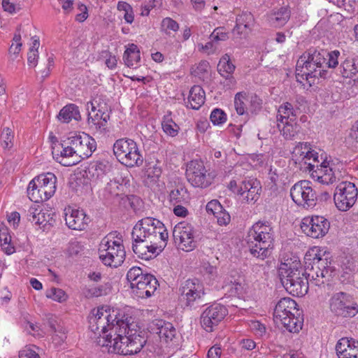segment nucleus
Returning a JSON list of instances; mask_svg holds the SVG:
<instances>
[{"mask_svg":"<svg viewBox=\"0 0 358 358\" xmlns=\"http://www.w3.org/2000/svg\"><path fill=\"white\" fill-rule=\"evenodd\" d=\"M206 94L204 90L199 85H194L189 90L187 107L194 110H199L205 103Z\"/></svg>","mask_w":358,"mask_h":358,"instance_id":"nucleus-28","label":"nucleus"},{"mask_svg":"<svg viewBox=\"0 0 358 358\" xmlns=\"http://www.w3.org/2000/svg\"><path fill=\"white\" fill-rule=\"evenodd\" d=\"M116 238L117 240L113 241V250H115V247L117 248L115 256L113 255V267H117L124 262L126 257V252L122 244V234L115 231H113V238Z\"/></svg>","mask_w":358,"mask_h":358,"instance_id":"nucleus-31","label":"nucleus"},{"mask_svg":"<svg viewBox=\"0 0 358 358\" xmlns=\"http://www.w3.org/2000/svg\"><path fill=\"white\" fill-rule=\"evenodd\" d=\"M296 116V110L292 103L285 102L279 106L276 115L277 122L283 123L285 121L294 122Z\"/></svg>","mask_w":358,"mask_h":358,"instance_id":"nucleus-33","label":"nucleus"},{"mask_svg":"<svg viewBox=\"0 0 358 358\" xmlns=\"http://www.w3.org/2000/svg\"><path fill=\"white\" fill-rule=\"evenodd\" d=\"M162 29L166 34H169V31H177L179 29V24L172 18L166 17L162 21Z\"/></svg>","mask_w":358,"mask_h":358,"instance_id":"nucleus-54","label":"nucleus"},{"mask_svg":"<svg viewBox=\"0 0 358 358\" xmlns=\"http://www.w3.org/2000/svg\"><path fill=\"white\" fill-rule=\"evenodd\" d=\"M134 227H138L143 238L145 237L153 243L156 241L160 243L165 242L168 238V231L164 224L159 220L145 217L139 220Z\"/></svg>","mask_w":358,"mask_h":358,"instance_id":"nucleus-12","label":"nucleus"},{"mask_svg":"<svg viewBox=\"0 0 358 358\" xmlns=\"http://www.w3.org/2000/svg\"><path fill=\"white\" fill-rule=\"evenodd\" d=\"M235 70V66L230 61L229 56L224 55L220 60L217 65V71L220 74L227 79L232 78V73Z\"/></svg>","mask_w":358,"mask_h":358,"instance_id":"nucleus-42","label":"nucleus"},{"mask_svg":"<svg viewBox=\"0 0 358 358\" xmlns=\"http://www.w3.org/2000/svg\"><path fill=\"white\" fill-rule=\"evenodd\" d=\"M142 232L140 231V229H138V227H134L132 232H131V238L133 241L132 243V249L134 252L138 255V257L148 260L150 259V255L149 253V248L148 245L150 243H154L152 241L143 238V235H141Z\"/></svg>","mask_w":358,"mask_h":358,"instance_id":"nucleus-21","label":"nucleus"},{"mask_svg":"<svg viewBox=\"0 0 358 358\" xmlns=\"http://www.w3.org/2000/svg\"><path fill=\"white\" fill-rule=\"evenodd\" d=\"M306 275L310 284L320 286L324 284V278L331 277L334 272L331 262L327 257H322L320 254L306 253L304 257Z\"/></svg>","mask_w":358,"mask_h":358,"instance_id":"nucleus-4","label":"nucleus"},{"mask_svg":"<svg viewBox=\"0 0 358 358\" xmlns=\"http://www.w3.org/2000/svg\"><path fill=\"white\" fill-rule=\"evenodd\" d=\"M328 55L329 52L326 50H317L315 49V60H316L318 69H326Z\"/></svg>","mask_w":358,"mask_h":358,"instance_id":"nucleus-50","label":"nucleus"},{"mask_svg":"<svg viewBox=\"0 0 358 358\" xmlns=\"http://www.w3.org/2000/svg\"><path fill=\"white\" fill-rule=\"evenodd\" d=\"M280 320L286 329L292 333L299 332L303 327V318L300 317V313H298L281 318Z\"/></svg>","mask_w":358,"mask_h":358,"instance_id":"nucleus-35","label":"nucleus"},{"mask_svg":"<svg viewBox=\"0 0 358 358\" xmlns=\"http://www.w3.org/2000/svg\"><path fill=\"white\" fill-rule=\"evenodd\" d=\"M87 110L88 111V124L90 127H94L96 129V123L100 122V113L98 110L95 113L92 111V108L90 106V102H88L87 104Z\"/></svg>","mask_w":358,"mask_h":358,"instance_id":"nucleus-56","label":"nucleus"},{"mask_svg":"<svg viewBox=\"0 0 358 358\" xmlns=\"http://www.w3.org/2000/svg\"><path fill=\"white\" fill-rule=\"evenodd\" d=\"M222 289L229 296H239L243 294V279L241 276L235 278L230 275L224 279Z\"/></svg>","mask_w":358,"mask_h":358,"instance_id":"nucleus-29","label":"nucleus"},{"mask_svg":"<svg viewBox=\"0 0 358 358\" xmlns=\"http://www.w3.org/2000/svg\"><path fill=\"white\" fill-rule=\"evenodd\" d=\"M127 280L130 282L133 294L141 299L150 297L159 286L158 280L153 275L143 273L138 266H134L128 271Z\"/></svg>","mask_w":358,"mask_h":358,"instance_id":"nucleus-5","label":"nucleus"},{"mask_svg":"<svg viewBox=\"0 0 358 358\" xmlns=\"http://www.w3.org/2000/svg\"><path fill=\"white\" fill-rule=\"evenodd\" d=\"M14 135L12 130L8 128H4L0 136V145L4 150H10L13 146Z\"/></svg>","mask_w":358,"mask_h":358,"instance_id":"nucleus-46","label":"nucleus"},{"mask_svg":"<svg viewBox=\"0 0 358 358\" xmlns=\"http://www.w3.org/2000/svg\"><path fill=\"white\" fill-rule=\"evenodd\" d=\"M90 106L92 112L98 110L100 113L101 120L96 123V129L100 132L108 131L112 110L110 101L106 102L102 96H99L90 101Z\"/></svg>","mask_w":358,"mask_h":358,"instance_id":"nucleus-20","label":"nucleus"},{"mask_svg":"<svg viewBox=\"0 0 358 358\" xmlns=\"http://www.w3.org/2000/svg\"><path fill=\"white\" fill-rule=\"evenodd\" d=\"M329 228V221L324 217L319 215L304 217L301 224L302 231L313 238L324 236Z\"/></svg>","mask_w":358,"mask_h":358,"instance_id":"nucleus-18","label":"nucleus"},{"mask_svg":"<svg viewBox=\"0 0 358 358\" xmlns=\"http://www.w3.org/2000/svg\"><path fill=\"white\" fill-rule=\"evenodd\" d=\"M163 131L169 136L174 137L178 135L180 127L173 121L170 115H165L162 122Z\"/></svg>","mask_w":358,"mask_h":358,"instance_id":"nucleus-45","label":"nucleus"},{"mask_svg":"<svg viewBox=\"0 0 358 358\" xmlns=\"http://www.w3.org/2000/svg\"><path fill=\"white\" fill-rule=\"evenodd\" d=\"M299 261L282 263L278 269L280 282L286 291L296 296L307 294L310 283Z\"/></svg>","mask_w":358,"mask_h":358,"instance_id":"nucleus-3","label":"nucleus"},{"mask_svg":"<svg viewBox=\"0 0 358 358\" xmlns=\"http://www.w3.org/2000/svg\"><path fill=\"white\" fill-rule=\"evenodd\" d=\"M186 177L192 186L202 189L209 187L214 179V176L208 172L203 162L199 159L187 163Z\"/></svg>","mask_w":358,"mask_h":358,"instance_id":"nucleus-9","label":"nucleus"},{"mask_svg":"<svg viewBox=\"0 0 358 358\" xmlns=\"http://www.w3.org/2000/svg\"><path fill=\"white\" fill-rule=\"evenodd\" d=\"M57 117L64 123H69L72 120H79L80 114L78 107L75 104L66 105L60 110Z\"/></svg>","mask_w":358,"mask_h":358,"instance_id":"nucleus-34","label":"nucleus"},{"mask_svg":"<svg viewBox=\"0 0 358 358\" xmlns=\"http://www.w3.org/2000/svg\"><path fill=\"white\" fill-rule=\"evenodd\" d=\"M277 127L286 139H292L299 131L300 126L295 122H277Z\"/></svg>","mask_w":358,"mask_h":358,"instance_id":"nucleus-36","label":"nucleus"},{"mask_svg":"<svg viewBox=\"0 0 358 358\" xmlns=\"http://www.w3.org/2000/svg\"><path fill=\"white\" fill-rule=\"evenodd\" d=\"M206 209L208 213L215 216L223 210V207L217 200H212L207 203Z\"/></svg>","mask_w":358,"mask_h":358,"instance_id":"nucleus-59","label":"nucleus"},{"mask_svg":"<svg viewBox=\"0 0 358 358\" xmlns=\"http://www.w3.org/2000/svg\"><path fill=\"white\" fill-rule=\"evenodd\" d=\"M116 321V324H113V329H115V334L117 336L113 338L114 343L118 342V345H122L124 348L127 343L122 342L124 341V338L127 336V329L129 327L127 322L124 320L119 319L117 316L113 319V322Z\"/></svg>","mask_w":358,"mask_h":358,"instance_id":"nucleus-37","label":"nucleus"},{"mask_svg":"<svg viewBox=\"0 0 358 358\" xmlns=\"http://www.w3.org/2000/svg\"><path fill=\"white\" fill-rule=\"evenodd\" d=\"M113 155L122 164L127 167L140 166L143 163V157L131 139H119L113 143Z\"/></svg>","mask_w":358,"mask_h":358,"instance_id":"nucleus-8","label":"nucleus"},{"mask_svg":"<svg viewBox=\"0 0 358 358\" xmlns=\"http://www.w3.org/2000/svg\"><path fill=\"white\" fill-rule=\"evenodd\" d=\"M162 169L157 163L150 162L145 168L144 183L148 187L155 184L162 175Z\"/></svg>","mask_w":358,"mask_h":358,"instance_id":"nucleus-30","label":"nucleus"},{"mask_svg":"<svg viewBox=\"0 0 358 358\" xmlns=\"http://www.w3.org/2000/svg\"><path fill=\"white\" fill-rule=\"evenodd\" d=\"M273 230L267 222L258 221L250 229L246 242L250 254L264 259L271 254L273 248Z\"/></svg>","mask_w":358,"mask_h":358,"instance_id":"nucleus-2","label":"nucleus"},{"mask_svg":"<svg viewBox=\"0 0 358 358\" xmlns=\"http://www.w3.org/2000/svg\"><path fill=\"white\" fill-rule=\"evenodd\" d=\"M46 296L59 303L64 302L67 299L66 292L62 289L55 287H52L47 291Z\"/></svg>","mask_w":358,"mask_h":358,"instance_id":"nucleus-49","label":"nucleus"},{"mask_svg":"<svg viewBox=\"0 0 358 358\" xmlns=\"http://www.w3.org/2000/svg\"><path fill=\"white\" fill-rule=\"evenodd\" d=\"M339 55L340 52L338 50L329 52L326 69L335 68L338 64V59Z\"/></svg>","mask_w":358,"mask_h":358,"instance_id":"nucleus-61","label":"nucleus"},{"mask_svg":"<svg viewBox=\"0 0 358 358\" xmlns=\"http://www.w3.org/2000/svg\"><path fill=\"white\" fill-rule=\"evenodd\" d=\"M110 242L109 234L102 239L99 248L100 259L106 266H108L112 265V253L108 251L110 248Z\"/></svg>","mask_w":358,"mask_h":358,"instance_id":"nucleus-39","label":"nucleus"},{"mask_svg":"<svg viewBox=\"0 0 358 358\" xmlns=\"http://www.w3.org/2000/svg\"><path fill=\"white\" fill-rule=\"evenodd\" d=\"M111 164L107 161H100L96 163V164L92 168H94V171H96L97 177L103 176L110 171Z\"/></svg>","mask_w":358,"mask_h":358,"instance_id":"nucleus-55","label":"nucleus"},{"mask_svg":"<svg viewBox=\"0 0 358 358\" xmlns=\"http://www.w3.org/2000/svg\"><path fill=\"white\" fill-rule=\"evenodd\" d=\"M61 146V150L53 148V157L62 165L71 166L92 156L96 143L85 132H71Z\"/></svg>","mask_w":358,"mask_h":358,"instance_id":"nucleus-1","label":"nucleus"},{"mask_svg":"<svg viewBox=\"0 0 358 358\" xmlns=\"http://www.w3.org/2000/svg\"><path fill=\"white\" fill-rule=\"evenodd\" d=\"M215 217L217 218V223L221 226L227 225L230 222V215L224 208L220 213H217Z\"/></svg>","mask_w":358,"mask_h":358,"instance_id":"nucleus-63","label":"nucleus"},{"mask_svg":"<svg viewBox=\"0 0 358 358\" xmlns=\"http://www.w3.org/2000/svg\"><path fill=\"white\" fill-rule=\"evenodd\" d=\"M131 178V175L127 169H124L121 171H117L115 173V177L114 178L115 185H122L124 183V179L129 180V184H130V178Z\"/></svg>","mask_w":358,"mask_h":358,"instance_id":"nucleus-57","label":"nucleus"},{"mask_svg":"<svg viewBox=\"0 0 358 358\" xmlns=\"http://www.w3.org/2000/svg\"><path fill=\"white\" fill-rule=\"evenodd\" d=\"M209 67V63L207 61H201L196 69H194L192 73H194V75L196 76H203L206 73L208 72Z\"/></svg>","mask_w":358,"mask_h":358,"instance_id":"nucleus-62","label":"nucleus"},{"mask_svg":"<svg viewBox=\"0 0 358 358\" xmlns=\"http://www.w3.org/2000/svg\"><path fill=\"white\" fill-rule=\"evenodd\" d=\"M27 217L29 222L44 229L48 225H52L55 222L52 215L48 210H43L35 206L29 208Z\"/></svg>","mask_w":358,"mask_h":358,"instance_id":"nucleus-24","label":"nucleus"},{"mask_svg":"<svg viewBox=\"0 0 358 358\" xmlns=\"http://www.w3.org/2000/svg\"><path fill=\"white\" fill-rule=\"evenodd\" d=\"M20 358H40L38 353L30 348H24L19 352Z\"/></svg>","mask_w":358,"mask_h":358,"instance_id":"nucleus-64","label":"nucleus"},{"mask_svg":"<svg viewBox=\"0 0 358 358\" xmlns=\"http://www.w3.org/2000/svg\"><path fill=\"white\" fill-rule=\"evenodd\" d=\"M89 217L83 210L65 209V222L69 228L73 230H83L87 226Z\"/></svg>","mask_w":358,"mask_h":358,"instance_id":"nucleus-22","label":"nucleus"},{"mask_svg":"<svg viewBox=\"0 0 358 358\" xmlns=\"http://www.w3.org/2000/svg\"><path fill=\"white\" fill-rule=\"evenodd\" d=\"M255 20L253 15L250 12H242L236 18V26L232 31L238 36H248L253 29Z\"/></svg>","mask_w":358,"mask_h":358,"instance_id":"nucleus-23","label":"nucleus"},{"mask_svg":"<svg viewBox=\"0 0 358 358\" xmlns=\"http://www.w3.org/2000/svg\"><path fill=\"white\" fill-rule=\"evenodd\" d=\"M357 194V189L354 183L341 182L336 187L334 194L336 206L341 211H347L355 203Z\"/></svg>","mask_w":358,"mask_h":358,"instance_id":"nucleus-15","label":"nucleus"},{"mask_svg":"<svg viewBox=\"0 0 358 358\" xmlns=\"http://www.w3.org/2000/svg\"><path fill=\"white\" fill-rule=\"evenodd\" d=\"M22 45V44L21 43V35L19 32L15 33L13 38V43L8 50L11 59L14 60L17 58L21 50Z\"/></svg>","mask_w":358,"mask_h":358,"instance_id":"nucleus-48","label":"nucleus"},{"mask_svg":"<svg viewBox=\"0 0 358 358\" xmlns=\"http://www.w3.org/2000/svg\"><path fill=\"white\" fill-rule=\"evenodd\" d=\"M210 119L214 125H220L226 122L227 115L222 110L215 108L211 112Z\"/></svg>","mask_w":358,"mask_h":358,"instance_id":"nucleus-51","label":"nucleus"},{"mask_svg":"<svg viewBox=\"0 0 358 358\" xmlns=\"http://www.w3.org/2000/svg\"><path fill=\"white\" fill-rule=\"evenodd\" d=\"M341 74L344 78H358V58L345 59L339 68Z\"/></svg>","mask_w":358,"mask_h":358,"instance_id":"nucleus-32","label":"nucleus"},{"mask_svg":"<svg viewBox=\"0 0 358 358\" xmlns=\"http://www.w3.org/2000/svg\"><path fill=\"white\" fill-rule=\"evenodd\" d=\"M213 41H226L228 39V33L225 31L224 28L222 27H217L214 29L210 35Z\"/></svg>","mask_w":358,"mask_h":358,"instance_id":"nucleus-58","label":"nucleus"},{"mask_svg":"<svg viewBox=\"0 0 358 358\" xmlns=\"http://www.w3.org/2000/svg\"><path fill=\"white\" fill-rule=\"evenodd\" d=\"M110 314L108 312L107 308L104 307L93 309L91 315L89 316L90 329L92 331L96 332L101 328L103 336L97 339V344L101 347L103 352H110L111 334L108 333L110 329Z\"/></svg>","mask_w":358,"mask_h":358,"instance_id":"nucleus-7","label":"nucleus"},{"mask_svg":"<svg viewBox=\"0 0 358 358\" xmlns=\"http://www.w3.org/2000/svg\"><path fill=\"white\" fill-rule=\"evenodd\" d=\"M296 303L289 297L281 299L276 304L273 315L276 319L284 318L289 315L297 313L299 310L296 308Z\"/></svg>","mask_w":358,"mask_h":358,"instance_id":"nucleus-27","label":"nucleus"},{"mask_svg":"<svg viewBox=\"0 0 358 358\" xmlns=\"http://www.w3.org/2000/svg\"><path fill=\"white\" fill-rule=\"evenodd\" d=\"M246 98V94L244 92H238L234 98V107L239 115L245 113V105L243 100Z\"/></svg>","mask_w":358,"mask_h":358,"instance_id":"nucleus-53","label":"nucleus"},{"mask_svg":"<svg viewBox=\"0 0 358 358\" xmlns=\"http://www.w3.org/2000/svg\"><path fill=\"white\" fill-rule=\"evenodd\" d=\"M306 54V59L307 63L306 65V70L303 73L306 76V79L308 80L309 78H325L327 75V69H318V66L316 64V60H315V49L310 48Z\"/></svg>","mask_w":358,"mask_h":358,"instance_id":"nucleus-26","label":"nucleus"},{"mask_svg":"<svg viewBox=\"0 0 358 358\" xmlns=\"http://www.w3.org/2000/svg\"><path fill=\"white\" fill-rule=\"evenodd\" d=\"M169 196L171 202H174V203H180L187 199V192L184 187L179 185L177 186L176 189L171 191Z\"/></svg>","mask_w":358,"mask_h":358,"instance_id":"nucleus-47","label":"nucleus"},{"mask_svg":"<svg viewBox=\"0 0 358 358\" xmlns=\"http://www.w3.org/2000/svg\"><path fill=\"white\" fill-rule=\"evenodd\" d=\"M146 333L138 331L135 329H127V336L124 338V343L127 345L122 346L118 345V342L113 343V353L122 355H134L141 351L147 342Z\"/></svg>","mask_w":358,"mask_h":358,"instance_id":"nucleus-11","label":"nucleus"},{"mask_svg":"<svg viewBox=\"0 0 358 358\" xmlns=\"http://www.w3.org/2000/svg\"><path fill=\"white\" fill-rule=\"evenodd\" d=\"M330 308L336 315L344 317H352L358 313L357 304L344 292L336 293L331 297Z\"/></svg>","mask_w":358,"mask_h":358,"instance_id":"nucleus-17","label":"nucleus"},{"mask_svg":"<svg viewBox=\"0 0 358 358\" xmlns=\"http://www.w3.org/2000/svg\"><path fill=\"white\" fill-rule=\"evenodd\" d=\"M99 197L106 202L110 203L112 199V185L110 182H108L104 188L99 190Z\"/></svg>","mask_w":358,"mask_h":358,"instance_id":"nucleus-60","label":"nucleus"},{"mask_svg":"<svg viewBox=\"0 0 358 358\" xmlns=\"http://www.w3.org/2000/svg\"><path fill=\"white\" fill-rule=\"evenodd\" d=\"M124 183L115 185L113 187V205L117 206L121 210L129 208L136 211L141 203V200L137 196L130 194V184L129 180L124 179Z\"/></svg>","mask_w":358,"mask_h":358,"instance_id":"nucleus-14","label":"nucleus"},{"mask_svg":"<svg viewBox=\"0 0 358 358\" xmlns=\"http://www.w3.org/2000/svg\"><path fill=\"white\" fill-rule=\"evenodd\" d=\"M346 147L353 152L358 151V120L352 124L345 138Z\"/></svg>","mask_w":358,"mask_h":358,"instance_id":"nucleus-43","label":"nucleus"},{"mask_svg":"<svg viewBox=\"0 0 358 358\" xmlns=\"http://www.w3.org/2000/svg\"><path fill=\"white\" fill-rule=\"evenodd\" d=\"M194 227L187 222H181L177 224L173 230V236L176 244L182 250L189 252L196 247Z\"/></svg>","mask_w":358,"mask_h":358,"instance_id":"nucleus-16","label":"nucleus"},{"mask_svg":"<svg viewBox=\"0 0 358 358\" xmlns=\"http://www.w3.org/2000/svg\"><path fill=\"white\" fill-rule=\"evenodd\" d=\"M227 314L228 310L224 306L220 303H214L202 313L201 325L207 332H212Z\"/></svg>","mask_w":358,"mask_h":358,"instance_id":"nucleus-19","label":"nucleus"},{"mask_svg":"<svg viewBox=\"0 0 358 358\" xmlns=\"http://www.w3.org/2000/svg\"><path fill=\"white\" fill-rule=\"evenodd\" d=\"M159 330L158 334L161 339H164L166 342L171 341L176 334V330L170 322L165 321H159L157 324Z\"/></svg>","mask_w":358,"mask_h":358,"instance_id":"nucleus-38","label":"nucleus"},{"mask_svg":"<svg viewBox=\"0 0 358 358\" xmlns=\"http://www.w3.org/2000/svg\"><path fill=\"white\" fill-rule=\"evenodd\" d=\"M180 301L185 306L198 305L204 295L203 285L196 278L188 279L179 288Z\"/></svg>","mask_w":358,"mask_h":358,"instance_id":"nucleus-13","label":"nucleus"},{"mask_svg":"<svg viewBox=\"0 0 358 358\" xmlns=\"http://www.w3.org/2000/svg\"><path fill=\"white\" fill-rule=\"evenodd\" d=\"M119 17H123L127 23L131 24L134 20L132 7L124 1H119L117 6Z\"/></svg>","mask_w":358,"mask_h":358,"instance_id":"nucleus-44","label":"nucleus"},{"mask_svg":"<svg viewBox=\"0 0 358 358\" xmlns=\"http://www.w3.org/2000/svg\"><path fill=\"white\" fill-rule=\"evenodd\" d=\"M56 182L57 177L50 172L35 177L27 187L29 199L35 203L48 201L56 192Z\"/></svg>","mask_w":358,"mask_h":358,"instance_id":"nucleus-6","label":"nucleus"},{"mask_svg":"<svg viewBox=\"0 0 358 358\" xmlns=\"http://www.w3.org/2000/svg\"><path fill=\"white\" fill-rule=\"evenodd\" d=\"M290 196L294 202L303 208H313L316 205L317 194L309 180H300L290 189Z\"/></svg>","mask_w":358,"mask_h":358,"instance_id":"nucleus-10","label":"nucleus"},{"mask_svg":"<svg viewBox=\"0 0 358 358\" xmlns=\"http://www.w3.org/2000/svg\"><path fill=\"white\" fill-rule=\"evenodd\" d=\"M336 350L338 358H358V342L342 338L338 341Z\"/></svg>","mask_w":358,"mask_h":358,"instance_id":"nucleus-25","label":"nucleus"},{"mask_svg":"<svg viewBox=\"0 0 358 358\" xmlns=\"http://www.w3.org/2000/svg\"><path fill=\"white\" fill-rule=\"evenodd\" d=\"M260 190L259 182L258 181L255 182V185L250 187L249 190L246 192L245 199L248 203L255 202L259 198V192Z\"/></svg>","mask_w":358,"mask_h":358,"instance_id":"nucleus-52","label":"nucleus"},{"mask_svg":"<svg viewBox=\"0 0 358 358\" xmlns=\"http://www.w3.org/2000/svg\"><path fill=\"white\" fill-rule=\"evenodd\" d=\"M123 59L125 64L129 67L136 65L141 59L138 46L134 43L130 44L124 53Z\"/></svg>","mask_w":358,"mask_h":358,"instance_id":"nucleus-40","label":"nucleus"},{"mask_svg":"<svg viewBox=\"0 0 358 358\" xmlns=\"http://www.w3.org/2000/svg\"><path fill=\"white\" fill-rule=\"evenodd\" d=\"M291 10L289 6L281 7L272 13L271 20L275 26H283L289 20Z\"/></svg>","mask_w":358,"mask_h":358,"instance_id":"nucleus-41","label":"nucleus"}]
</instances>
